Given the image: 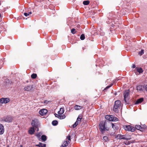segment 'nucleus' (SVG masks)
Listing matches in <instances>:
<instances>
[{
    "mask_svg": "<svg viewBox=\"0 0 147 147\" xmlns=\"http://www.w3.org/2000/svg\"><path fill=\"white\" fill-rule=\"evenodd\" d=\"M121 106V102L119 100L115 101L113 107V111L116 113L118 112L119 110L120 109Z\"/></svg>",
    "mask_w": 147,
    "mask_h": 147,
    "instance_id": "nucleus-1",
    "label": "nucleus"
},
{
    "mask_svg": "<svg viewBox=\"0 0 147 147\" xmlns=\"http://www.w3.org/2000/svg\"><path fill=\"white\" fill-rule=\"evenodd\" d=\"M105 122L103 121H102L99 124V128L100 131L102 132L103 131L105 130H108L109 128H106L105 126Z\"/></svg>",
    "mask_w": 147,
    "mask_h": 147,
    "instance_id": "nucleus-2",
    "label": "nucleus"
},
{
    "mask_svg": "<svg viewBox=\"0 0 147 147\" xmlns=\"http://www.w3.org/2000/svg\"><path fill=\"white\" fill-rule=\"evenodd\" d=\"M123 128L125 130L134 132L135 130V128L130 125H125L123 126Z\"/></svg>",
    "mask_w": 147,
    "mask_h": 147,
    "instance_id": "nucleus-3",
    "label": "nucleus"
},
{
    "mask_svg": "<svg viewBox=\"0 0 147 147\" xmlns=\"http://www.w3.org/2000/svg\"><path fill=\"white\" fill-rule=\"evenodd\" d=\"M105 118L107 120L111 121H115L118 120V118L114 117L112 115H107L105 116Z\"/></svg>",
    "mask_w": 147,
    "mask_h": 147,
    "instance_id": "nucleus-4",
    "label": "nucleus"
},
{
    "mask_svg": "<svg viewBox=\"0 0 147 147\" xmlns=\"http://www.w3.org/2000/svg\"><path fill=\"white\" fill-rule=\"evenodd\" d=\"M13 119V117L8 116L4 117L2 121L6 122L9 123L12 122Z\"/></svg>",
    "mask_w": 147,
    "mask_h": 147,
    "instance_id": "nucleus-5",
    "label": "nucleus"
},
{
    "mask_svg": "<svg viewBox=\"0 0 147 147\" xmlns=\"http://www.w3.org/2000/svg\"><path fill=\"white\" fill-rule=\"evenodd\" d=\"M129 90H125L124 93V100L126 102H127V100H128L129 99Z\"/></svg>",
    "mask_w": 147,
    "mask_h": 147,
    "instance_id": "nucleus-6",
    "label": "nucleus"
},
{
    "mask_svg": "<svg viewBox=\"0 0 147 147\" xmlns=\"http://www.w3.org/2000/svg\"><path fill=\"white\" fill-rule=\"evenodd\" d=\"M31 125L33 127L36 128H37L38 125V122L37 120L36 119L33 120L31 123Z\"/></svg>",
    "mask_w": 147,
    "mask_h": 147,
    "instance_id": "nucleus-7",
    "label": "nucleus"
},
{
    "mask_svg": "<svg viewBox=\"0 0 147 147\" xmlns=\"http://www.w3.org/2000/svg\"><path fill=\"white\" fill-rule=\"evenodd\" d=\"M10 101L9 98H3L0 99V102L1 103H7Z\"/></svg>",
    "mask_w": 147,
    "mask_h": 147,
    "instance_id": "nucleus-8",
    "label": "nucleus"
},
{
    "mask_svg": "<svg viewBox=\"0 0 147 147\" xmlns=\"http://www.w3.org/2000/svg\"><path fill=\"white\" fill-rule=\"evenodd\" d=\"M47 112V111L45 109H42L40 110L39 112V113L42 115H45Z\"/></svg>",
    "mask_w": 147,
    "mask_h": 147,
    "instance_id": "nucleus-9",
    "label": "nucleus"
},
{
    "mask_svg": "<svg viewBox=\"0 0 147 147\" xmlns=\"http://www.w3.org/2000/svg\"><path fill=\"white\" fill-rule=\"evenodd\" d=\"M137 89L138 91L142 92H144V86H138L137 87Z\"/></svg>",
    "mask_w": 147,
    "mask_h": 147,
    "instance_id": "nucleus-10",
    "label": "nucleus"
},
{
    "mask_svg": "<svg viewBox=\"0 0 147 147\" xmlns=\"http://www.w3.org/2000/svg\"><path fill=\"white\" fill-rule=\"evenodd\" d=\"M32 88V86H25L24 88V90L25 91H31Z\"/></svg>",
    "mask_w": 147,
    "mask_h": 147,
    "instance_id": "nucleus-11",
    "label": "nucleus"
},
{
    "mask_svg": "<svg viewBox=\"0 0 147 147\" xmlns=\"http://www.w3.org/2000/svg\"><path fill=\"white\" fill-rule=\"evenodd\" d=\"M36 129V128L33 127H31L28 130L29 133L31 135L33 134L35 131V130Z\"/></svg>",
    "mask_w": 147,
    "mask_h": 147,
    "instance_id": "nucleus-12",
    "label": "nucleus"
},
{
    "mask_svg": "<svg viewBox=\"0 0 147 147\" xmlns=\"http://www.w3.org/2000/svg\"><path fill=\"white\" fill-rule=\"evenodd\" d=\"M4 131V129L3 126L0 124V134H3Z\"/></svg>",
    "mask_w": 147,
    "mask_h": 147,
    "instance_id": "nucleus-13",
    "label": "nucleus"
},
{
    "mask_svg": "<svg viewBox=\"0 0 147 147\" xmlns=\"http://www.w3.org/2000/svg\"><path fill=\"white\" fill-rule=\"evenodd\" d=\"M131 139L130 136L129 135H123V139L129 140Z\"/></svg>",
    "mask_w": 147,
    "mask_h": 147,
    "instance_id": "nucleus-14",
    "label": "nucleus"
},
{
    "mask_svg": "<svg viewBox=\"0 0 147 147\" xmlns=\"http://www.w3.org/2000/svg\"><path fill=\"white\" fill-rule=\"evenodd\" d=\"M69 142L65 141L64 142L63 144L61 145V147H66L68 145Z\"/></svg>",
    "mask_w": 147,
    "mask_h": 147,
    "instance_id": "nucleus-15",
    "label": "nucleus"
},
{
    "mask_svg": "<svg viewBox=\"0 0 147 147\" xmlns=\"http://www.w3.org/2000/svg\"><path fill=\"white\" fill-rule=\"evenodd\" d=\"M143 98H140L138 99L136 102L135 104H138L141 103L143 101Z\"/></svg>",
    "mask_w": 147,
    "mask_h": 147,
    "instance_id": "nucleus-16",
    "label": "nucleus"
},
{
    "mask_svg": "<svg viewBox=\"0 0 147 147\" xmlns=\"http://www.w3.org/2000/svg\"><path fill=\"white\" fill-rule=\"evenodd\" d=\"M64 112V110L63 108H60V110L58 111V113L59 115H62Z\"/></svg>",
    "mask_w": 147,
    "mask_h": 147,
    "instance_id": "nucleus-17",
    "label": "nucleus"
},
{
    "mask_svg": "<svg viewBox=\"0 0 147 147\" xmlns=\"http://www.w3.org/2000/svg\"><path fill=\"white\" fill-rule=\"evenodd\" d=\"M136 69L139 73H142L143 72V70L141 68L137 67L136 68Z\"/></svg>",
    "mask_w": 147,
    "mask_h": 147,
    "instance_id": "nucleus-18",
    "label": "nucleus"
},
{
    "mask_svg": "<svg viewBox=\"0 0 147 147\" xmlns=\"http://www.w3.org/2000/svg\"><path fill=\"white\" fill-rule=\"evenodd\" d=\"M116 138H117V139H123V135H121L120 134H118L117 135Z\"/></svg>",
    "mask_w": 147,
    "mask_h": 147,
    "instance_id": "nucleus-19",
    "label": "nucleus"
},
{
    "mask_svg": "<svg viewBox=\"0 0 147 147\" xmlns=\"http://www.w3.org/2000/svg\"><path fill=\"white\" fill-rule=\"evenodd\" d=\"M74 109L76 110H78L82 108V107L78 105H75L74 106Z\"/></svg>",
    "mask_w": 147,
    "mask_h": 147,
    "instance_id": "nucleus-20",
    "label": "nucleus"
},
{
    "mask_svg": "<svg viewBox=\"0 0 147 147\" xmlns=\"http://www.w3.org/2000/svg\"><path fill=\"white\" fill-rule=\"evenodd\" d=\"M65 118V116L64 115H59V116H58V118L59 119H63Z\"/></svg>",
    "mask_w": 147,
    "mask_h": 147,
    "instance_id": "nucleus-21",
    "label": "nucleus"
},
{
    "mask_svg": "<svg viewBox=\"0 0 147 147\" xmlns=\"http://www.w3.org/2000/svg\"><path fill=\"white\" fill-rule=\"evenodd\" d=\"M82 118V116H80V115H79L76 121H77V122L79 123H80L81 120Z\"/></svg>",
    "mask_w": 147,
    "mask_h": 147,
    "instance_id": "nucleus-22",
    "label": "nucleus"
},
{
    "mask_svg": "<svg viewBox=\"0 0 147 147\" xmlns=\"http://www.w3.org/2000/svg\"><path fill=\"white\" fill-rule=\"evenodd\" d=\"M46 145L45 144H42L41 143H39V144L37 145V146L39 147H45Z\"/></svg>",
    "mask_w": 147,
    "mask_h": 147,
    "instance_id": "nucleus-23",
    "label": "nucleus"
},
{
    "mask_svg": "<svg viewBox=\"0 0 147 147\" xmlns=\"http://www.w3.org/2000/svg\"><path fill=\"white\" fill-rule=\"evenodd\" d=\"M58 123V122L56 120L53 121L52 122V124L54 126L56 125Z\"/></svg>",
    "mask_w": 147,
    "mask_h": 147,
    "instance_id": "nucleus-24",
    "label": "nucleus"
},
{
    "mask_svg": "<svg viewBox=\"0 0 147 147\" xmlns=\"http://www.w3.org/2000/svg\"><path fill=\"white\" fill-rule=\"evenodd\" d=\"M41 139L43 141H45L47 139L46 136L44 135H43L41 136Z\"/></svg>",
    "mask_w": 147,
    "mask_h": 147,
    "instance_id": "nucleus-25",
    "label": "nucleus"
},
{
    "mask_svg": "<svg viewBox=\"0 0 147 147\" xmlns=\"http://www.w3.org/2000/svg\"><path fill=\"white\" fill-rule=\"evenodd\" d=\"M90 2L88 1H84L83 2V4L85 5H87Z\"/></svg>",
    "mask_w": 147,
    "mask_h": 147,
    "instance_id": "nucleus-26",
    "label": "nucleus"
},
{
    "mask_svg": "<svg viewBox=\"0 0 147 147\" xmlns=\"http://www.w3.org/2000/svg\"><path fill=\"white\" fill-rule=\"evenodd\" d=\"M135 128V129L136 128L137 129L139 130H140L142 128L141 127L140 125H136Z\"/></svg>",
    "mask_w": 147,
    "mask_h": 147,
    "instance_id": "nucleus-27",
    "label": "nucleus"
},
{
    "mask_svg": "<svg viewBox=\"0 0 147 147\" xmlns=\"http://www.w3.org/2000/svg\"><path fill=\"white\" fill-rule=\"evenodd\" d=\"M144 50H142L141 51L139 52L138 53V54L140 56L142 55L144 53Z\"/></svg>",
    "mask_w": 147,
    "mask_h": 147,
    "instance_id": "nucleus-28",
    "label": "nucleus"
},
{
    "mask_svg": "<svg viewBox=\"0 0 147 147\" xmlns=\"http://www.w3.org/2000/svg\"><path fill=\"white\" fill-rule=\"evenodd\" d=\"M31 78L34 79L37 77V75L36 74H33L31 76Z\"/></svg>",
    "mask_w": 147,
    "mask_h": 147,
    "instance_id": "nucleus-29",
    "label": "nucleus"
},
{
    "mask_svg": "<svg viewBox=\"0 0 147 147\" xmlns=\"http://www.w3.org/2000/svg\"><path fill=\"white\" fill-rule=\"evenodd\" d=\"M80 39L82 40H84L85 39V35L84 34H82L80 37Z\"/></svg>",
    "mask_w": 147,
    "mask_h": 147,
    "instance_id": "nucleus-30",
    "label": "nucleus"
},
{
    "mask_svg": "<svg viewBox=\"0 0 147 147\" xmlns=\"http://www.w3.org/2000/svg\"><path fill=\"white\" fill-rule=\"evenodd\" d=\"M103 139L105 142H107L109 140L108 138L106 136H104L103 137Z\"/></svg>",
    "mask_w": 147,
    "mask_h": 147,
    "instance_id": "nucleus-31",
    "label": "nucleus"
},
{
    "mask_svg": "<svg viewBox=\"0 0 147 147\" xmlns=\"http://www.w3.org/2000/svg\"><path fill=\"white\" fill-rule=\"evenodd\" d=\"M79 123L77 121H76L73 125V128L75 127L78 125Z\"/></svg>",
    "mask_w": 147,
    "mask_h": 147,
    "instance_id": "nucleus-32",
    "label": "nucleus"
},
{
    "mask_svg": "<svg viewBox=\"0 0 147 147\" xmlns=\"http://www.w3.org/2000/svg\"><path fill=\"white\" fill-rule=\"evenodd\" d=\"M75 30H76L74 28H73L71 30V32L72 34H74L76 32Z\"/></svg>",
    "mask_w": 147,
    "mask_h": 147,
    "instance_id": "nucleus-33",
    "label": "nucleus"
},
{
    "mask_svg": "<svg viewBox=\"0 0 147 147\" xmlns=\"http://www.w3.org/2000/svg\"><path fill=\"white\" fill-rule=\"evenodd\" d=\"M147 91V85L144 86V91Z\"/></svg>",
    "mask_w": 147,
    "mask_h": 147,
    "instance_id": "nucleus-34",
    "label": "nucleus"
},
{
    "mask_svg": "<svg viewBox=\"0 0 147 147\" xmlns=\"http://www.w3.org/2000/svg\"><path fill=\"white\" fill-rule=\"evenodd\" d=\"M41 135V134H40V133H38V134H36V136L38 138H40V136Z\"/></svg>",
    "mask_w": 147,
    "mask_h": 147,
    "instance_id": "nucleus-35",
    "label": "nucleus"
},
{
    "mask_svg": "<svg viewBox=\"0 0 147 147\" xmlns=\"http://www.w3.org/2000/svg\"><path fill=\"white\" fill-rule=\"evenodd\" d=\"M24 16H28L30 15L29 14V13H28H28H24Z\"/></svg>",
    "mask_w": 147,
    "mask_h": 147,
    "instance_id": "nucleus-36",
    "label": "nucleus"
},
{
    "mask_svg": "<svg viewBox=\"0 0 147 147\" xmlns=\"http://www.w3.org/2000/svg\"><path fill=\"white\" fill-rule=\"evenodd\" d=\"M113 84H111L110 85L107 86L105 88V90H106L107 89L109 88L110 87H111L112 85Z\"/></svg>",
    "mask_w": 147,
    "mask_h": 147,
    "instance_id": "nucleus-37",
    "label": "nucleus"
},
{
    "mask_svg": "<svg viewBox=\"0 0 147 147\" xmlns=\"http://www.w3.org/2000/svg\"><path fill=\"white\" fill-rule=\"evenodd\" d=\"M70 137H71V136H68L67 137V139L69 140H71V139H70Z\"/></svg>",
    "mask_w": 147,
    "mask_h": 147,
    "instance_id": "nucleus-38",
    "label": "nucleus"
},
{
    "mask_svg": "<svg viewBox=\"0 0 147 147\" xmlns=\"http://www.w3.org/2000/svg\"><path fill=\"white\" fill-rule=\"evenodd\" d=\"M55 117L58 118V116H59V115H57V114H56L55 113Z\"/></svg>",
    "mask_w": 147,
    "mask_h": 147,
    "instance_id": "nucleus-39",
    "label": "nucleus"
},
{
    "mask_svg": "<svg viewBox=\"0 0 147 147\" xmlns=\"http://www.w3.org/2000/svg\"><path fill=\"white\" fill-rule=\"evenodd\" d=\"M111 125H112V127L113 128H114V127L115 126L114 125L113 123L111 124Z\"/></svg>",
    "mask_w": 147,
    "mask_h": 147,
    "instance_id": "nucleus-40",
    "label": "nucleus"
},
{
    "mask_svg": "<svg viewBox=\"0 0 147 147\" xmlns=\"http://www.w3.org/2000/svg\"><path fill=\"white\" fill-rule=\"evenodd\" d=\"M135 67H136V66H135V65H133L132 66V67L133 68H134Z\"/></svg>",
    "mask_w": 147,
    "mask_h": 147,
    "instance_id": "nucleus-41",
    "label": "nucleus"
},
{
    "mask_svg": "<svg viewBox=\"0 0 147 147\" xmlns=\"http://www.w3.org/2000/svg\"><path fill=\"white\" fill-rule=\"evenodd\" d=\"M29 14H31L32 13V12L30 11L28 12Z\"/></svg>",
    "mask_w": 147,
    "mask_h": 147,
    "instance_id": "nucleus-42",
    "label": "nucleus"
},
{
    "mask_svg": "<svg viewBox=\"0 0 147 147\" xmlns=\"http://www.w3.org/2000/svg\"><path fill=\"white\" fill-rule=\"evenodd\" d=\"M38 131V129H37V131Z\"/></svg>",
    "mask_w": 147,
    "mask_h": 147,
    "instance_id": "nucleus-43",
    "label": "nucleus"
},
{
    "mask_svg": "<svg viewBox=\"0 0 147 147\" xmlns=\"http://www.w3.org/2000/svg\"><path fill=\"white\" fill-rule=\"evenodd\" d=\"M20 147H22V145H20Z\"/></svg>",
    "mask_w": 147,
    "mask_h": 147,
    "instance_id": "nucleus-44",
    "label": "nucleus"
},
{
    "mask_svg": "<svg viewBox=\"0 0 147 147\" xmlns=\"http://www.w3.org/2000/svg\"><path fill=\"white\" fill-rule=\"evenodd\" d=\"M1 17V14L0 13V18Z\"/></svg>",
    "mask_w": 147,
    "mask_h": 147,
    "instance_id": "nucleus-45",
    "label": "nucleus"
}]
</instances>
